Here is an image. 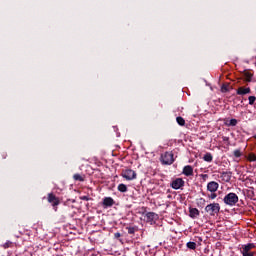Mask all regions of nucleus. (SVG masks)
I'll return each instance as SVG.
<instances>
[{
  "mask_svg": "<svg viewBox=\"0 0 256 256\" xmlns=\"http://www.w3.org/2000/svg\"><path fill=\"white\" fill-rule=\"evenodd\" d=\"M48 203H50L54 209V211H57V206L61 203L59 200V197L55 196L53 193H49L47 197Z\"/></svg>",
  "mask_w": 256,
  "mask_h": 256,
  "instance_id": "nucleus-6",
  "label": "nucleus"
},
{
  "mask_svg": "<svg viewBox=\"0 0 256 256\" xmlns=\"http://www.w3.org/2000/svg\"><path fill=\"white\" fill-rule=\"evenodd\" d=\"M223 141H229V137H224Z\"/></svg>",
  "mask_w": 256,
  "mask_h": 256,
  "instance_id": "nucleus-33",
  "label": "nucleus"
},
{
  "mask_svg": "<svg viewBox=\"0 0 256 256\" xmlns=\"http://www.w3.org/2000/svg\"><path fill=\"white\" fill-rule=\"evenodd\" d=\"M183 185H185V181H183V178H176L171 182L170 187H172V189L177 190L181 189Z\"/></svg>",
  "mask_w": 256,
  "mask_h": 256,
  "instance_id": "nucleus-7",
  "label": "nucleus"
},
{
  "mask_svg": "<svg viewBox=\"0 0 256 256\" xmlns=\"http://www.w3.org/2000/svg\"><path fill=\"white\" fill-rule=\"evenodd\" d=\"M243 75L245 77L246 83H251L253 79V73H251L249 70H244Z\"/></svg>",
  "mask_w": 256,
  "mask_h": 256,
  "instance_id": "nucleus-13",
  "label": "nucleus"
},
{
  "mask_svg": "<svg viewBox=\"0 0 256 256\" xmlns=\"http://www.w3.org/2000/svg\"><path fill=\"white\" fill-rule=\"evenodd\" d=\"M176 121H177L178 125H180L181 127H184V125H185V119H184L183 117L178 116V117L176 118Z\"/></svg>",
  "mask_w": 256,
  "mask_h": 256,
  "instance_id": "nucleus-18",
  "label": "nucleus"
},
{
  "mask_svg": "<svg viewBox=\"0 0 256 256\" xmlns=\"http://www.w3.org/2000/svg\"><path fill=\"white\" fill-rule=\"evenodd\" d=\"M248 101H249V105H254L255 101H256V97L255 96H249Z\"/></svg>",
  "mask_w": 256,
  "mask_h": 256,
  "instance_id": "nucleus-24",
  "label": "nucleus"
},
{
  "mask_svg": "<svg viewBox=\"0 0 256 256\" xmlns=\"http://www.w3.org/2000/svg\"><path fill=\"white\" fill-rule=\"evenodd\" d=\"M121 175L124 179H126V181H133V179H137V173L135 172V170H123Z\"/></svg>",
  "mask_w": 256,
  "mask_h": 256,
  "instance_id": "nucleus-5",
  "label": "nucleus"
},
{
  "mask_svg": "<svg viewBox=\"0 0 256 256\" xmlns=\"http://www.w3.org/2000/svg\"><path fill=\"white\" fill-rule=\"evenodd\" d=\"M73 179H74V181H80V182L85 181V178H83V176H81V174H74Z\"/></svg>",
  "mask_w": 256,
  "mask_h": 256,
  "instance_id": "nucleus-19",
  "label": "nucleus"
},
{
  "mask_svg": "<svg viewBox=\"0 0 256 256\" xmlns=\"http://www.w3.org/2000/svg\"><path fill=\"white\" fill-rule=\"evenodd\" d=\"M237 126V119L232 118L229 123H228V127H236Z\"/></svg>",
  "mask_w": 256,
  "mask_h": 256,
  "instance_id": "nucleus-21",
  "label": "nucleus"
},
{
  "mask_svg": "<svg viewBox=\"0 0 256 256\" xmlns=\"http://www.w3.org/2000/svg\"><path fill=\"white\" fill-rule=\"evenodd\" d=\"M187 247L188 249H193V242H188Z\"/></svg>",
  "mask_w": 256,
  "mask_h": 256,
  "instance_id": "nucleus-31",
  "label": "nucleus"
},
{
  "mask_svg": "<svg viewBox=\"0 0 256 256\" xmlns=\"http://www.w3.org/2000/svg\"><path fill=\"white\" fill-rule=\"evenodd\" d=\"M217 189H219V183L216 181H211L207 184V191L210 193H216Z\"/></svg>",
  "mask_w": 256,
  "mask_h": 256,
  "instance_id": "nucleus-9",
  "label": "nucleus"
},
{
  "mask_svg": "<svg viewBox=\"0 0 256 256\" xmlns=\"http://www.w3.org/2000/svg\"><path fill=\"white\" fill-rule=\"evenodd\" d=\"M145 219L147 223H152L153 221H156V219H159V215L155 212H148L145 214Z\"/></svg>",
  "mask_w": 256,
  "mask_h": 256,
  "instance_id": "nucleus-10",
  "label": "nucleus"
},
{
  "mask_svg": "<svg viewBox=\"0 0 256 256\" xmlns=\"http://www.w3.org/2000/svg\"><path fill=\"white\" fill-rule=\"evenodd\" d=\"M199 215V210L197 208H193V217Z\"/></svg>",
  "mask_w": 256,
  "mask_h": 256,
  "instance_id": "nucleus-29",
  "label": "nucleus"
},
{
  "mask_svg": "<svg viewBox=\"0 0 256 256\" xmlns=\"http://www.w3.org/2000/svg\"><path fill=\"white\" fill-rule=\"evenodd\" d=\"M205 211L206 213H209L211 217H215V215H218L221 211V206L219 203H211L205 207Z\"/></svg>",
  "mask_w": 256,
  "mask_h": 256,
  "instance_id": "nucleus-2",
  "label": "nucleus"
},
{
  "mask_svg": "<svg viewBox=\"0 0 256 256\" xmlns=\"http://www.w3.org/2000/svg\"><path fill=\"white\" fill-rule=\"evenodd\" d=\"M223 201L225 205H228L229 207H235V205L239 203V196H237L233 192H230L226 196H224Z\"/></svg>",
  "mask_w": 256,
  "mask_h": 256,
  "instance_id": "nucleus-1",
  "label": "nucleus"
},
{
  "mask_svg": "<svg viewBox=\"0 0 256 256\" xmlns=\"http://www.w3.org/2000/svg\"><path fill=\"white\" fill-rule=\"evenodd\" d=\"M81 201H91V198L89 196H81Z\"/></svg>",
  "mask_w": 256,
  "mask_h": 256,
  "instance_id": "nucleus-28",
  "label": "nucleus"
},
{
  "mask_svg": "<svg viewBox=\"0 0 256 256\" xmlns=\"http://www.w3.org/2000/svg\"><path fill=\"white\" fill-rule=\"evenodd\" d=\"M228 91H229V85L228 84H223L221 86V92L222 93H228Z\"/></svg>",
  "mask_w": 256,
  "mask_h": 256,
  "instance_id": "nucleus-23",
  "label": "nucleus"
},
{
  "mask_svg": "<svg viewBox=\"0 0 256 256\" xmlns=\"http://www.w3.org/2000/svg\"><path fill=\"white\" fill-rule=\"evenodd\" d=\"M183 174L186 175V177H189V175H193V167L191 166H185L183 169Z\"/></svg>",
  "mask_w": 256,
  "mask_h": 256,
  "instance_id": "nucleus-15",
  "label": "nucleus"
},
{
  "mask_svg": "<svg viewBox=\"0 0 256 256\" xmlns=\"http://www.w3.org/2000/svg\"><path fill=\"white\" fill-rule=\"evenodd\" d=\"M203 160L206 161V163H211L213 161V154L207 152L204 154Z\"/></svg>",
  "mask_w": 256,
  "mask_h": 256,
  "instance_id": "nucleus-16",
  "label": "nucleus"
},
{
  "mask_svg": "<svg viewBox=\"0 0 256 256\" xmlns=\"http://www.w3.org/2000/svg\"><path fill=\"white\" fill-rule=\"evenodd\" d=\"M252 249H255V244L248 243V244L242 245L240 251L243 256H255V252L251 251Z\"/></svg>",
  "mask_w": 256,
  "mask_h": 256,
  "instance_id": "nucleus-4",
  "label": "nucleus"
},
{
  "mask_svg": "<svg viewBox=\"0 0 256 256\" xmlns=\"http://www.w3.org/2000/svg\"><path fill=\"white\" fill-rule=\"evenodd\" d=\"M114 237H115V239H119V237H121V233L116 232V233L114 234Z\"/></svg>",
  "mask_w": 256,
  "mask_h": 256,
  "instance_id": "nucleus-32",
  "label": "nucleus"
},
{
  "mask_svg": "<svg viewBox=\"0 0 256 256\" xmlns=\"http://www.w3.org/2000/svg\"><path fill=\"white\" fill-rule=\"evenodd\" d=\"M248 161H251V162L256 161V155L254 153H250L248 155Z\"/></svg>",
  "mask_w": 256,
  "mask_h": 256,
  "instance_id": "nucleus-25",
  "label": "nucleus"
},
{
  "mask_svg": "<svg viewBox=\"0 0 256 256\" xmlns=\"http://www.w3.org/2000/svg\"><path fill=\"white\" fill-rule=\"evenodd\" d=\"M11 245H13V242L7 241V242L3 245V247H4V249H9V247H11Z\"/></svg>",
  "mask_w": 256,
  "mask_h": 256,
  "instance_id": "nucleus-26",
  "label": "nucleus"
},
{
  "mask_svg": "<svg viewBox=\"0 0 256 256\" xmlns=\"http://www.w3.org/2000/svg\"><path fill=\"white\" fill-rule=\"evenodd\" d=\"M236 93L238 95H249V93H251V88L247 87H239L237 90H236Z\"/></svg>",
  "mask_w": 256,
  "mask_h": 256,
  "instance_id": "nucleus-12",
  "label": "nucleus"
},
{
  "mask_svg": "<svg viewBox=\"0 0 256 256\" xmlns=\"http://www.w3.org/2000/svg\"><path fill=\"white\" fill-rule=\"evenodd\" d=\"M201 243H203V239L199 236H194L193 249H197V247H199V245H201Z\"/></svg>",
  "mask_w": 256,
  "mask_h": 256,
  "instance_id": "nucleus-14",
  "label": "nucleus"
},
{
  "mask_svg": "<svg viewBox=\"0 0 256 256\" xmlns=\"http://www.w3.org/2000/svg\"><path fill=\"white\" fill-rule=\"evenodd\" d=\"M115 205V200L111 197H104L102 201V207L108 209V207H113Z\"/></svg>",
  "mask_w": 256,
  "mask_h": 256,
  "instance_id": "nucleus-8",
  "label": "nucleus"
},
{
  "mask_svg": "<svg viewBox=\"0 0 256 256\" xmlns=\"http://www.w3.org/2000/svg\"><path fill=\"white\" fill-rule=\"evenodd\" d=\"M126 229H127L129 235H135V231H137V227L128 226V227H126Z\"/></svg>",
  "mask_w": 256,
  "mask_h": 256,
  "instance_id": "nucleus-20",
  "label": "nucleus"
},
{
  "mask_svg": "<svg viewBox=\"0 0 256 256\" xmlns=\"http://www.w3.org/2000/svg\"><path fill=\"white\" fill-rule=\"evenodd\" d=\"M160 160L162 165H173V163H175L173 152H165L161 155Z\"/></svg>",
  "mask_w": 256,
  "mask_h": 256,
  "instance_id": "nucleus-3",
  "label": "nucleus"
},
{
  "mask_svg": "<svg viewBox=\"0 0 256 256\" xmlns=\"http://www.w3.org/2000/svg\"><path fill=\"white\" fill-rule=\"evenodd\" d=\"M189 215L191 218H193V207H189Z\"/></svg>",
  "mask_w": 256,
  "mask_h": 256,
  "instance_id": "nucleus-30",
  "label": "nucleus"
},
{
  "mask_svg": "<svg viewBox=\"0 0 256 256\" xmlns=\"http://www.w3.org/2000/svg\"><path fill=\"white\" fill-rule=\"evenodd\" d=\"M233 173L232 172H220V179H222L225 183H229L231 181Z\"/></svg>",
  "mask_w": 256,
  "mask_h": 256,
  "instance_id": "nucleus-11",
  "label": "nucleus"
},
{
  "mask_svg": "<svg viewBox=\"0 0 256 256\" xmlns=\"http://www.w3.org/2000/svg\"><path fill=\"white\" fill-rule=\"evenodd\" d=\"M233 155H234V157L239 159V157H241V155H243V153H241V149H236V150H234Z\"/></svg>",
  "mask_w": 256,
  "mask_h": 256,
  "instance_id": "nucleus-22",
  "label": "nucleus"
},
{
  "mask_svg": "<svg viewBox=\"0 0 256 256\" xmlns=\"http://www.w3.org/2000/svg\"><path fill=\"white\" fill-rule=\"evenodd\" d=\"M208 198H210V199H217V193L211 192V194L208 195Z\"/></svg>",
  "mask_w": 256,
  "mask_h": 256,
  "instance_id": "nucleus-27",
  "label": "nucleus"
},
{
  "mask_svg": "<svg viewBox=\"0 0 256 256\" xmlns=\"http://www.w3.org/2000/svg\"><path fill=\"white\" fill-rule=\"evenodd\" d=\"M118 191H120V193H127V185L119 184L118 185Z\"/></svg>",
  "mask_w": 256,
  "mask_h": 256,
  "instance_id": "nucleus-17",
  "label": "nucleus"
}]
</instances>
